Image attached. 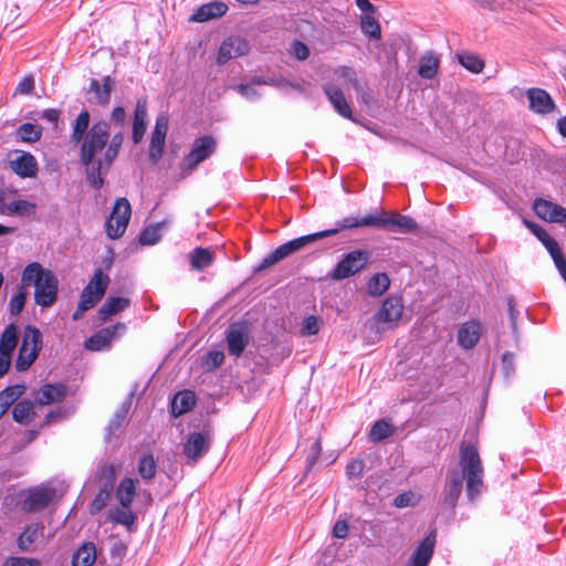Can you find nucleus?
Returning a JSON list of instances; mask_svg holds the SVG:
<instances>
[{
  "instance_id": "obj_1",
  "label": "nucleus",
  "mask_w": 566,
  "mask_h": 566,
  "mask_svg": "<svg viewBox=\"0 0 566 566\" xmlns=\"http://www.w3.org/2000/svg\"><path fill=\"white\" fill-rule=\"evenodd\" d=\"M483 474L484 470L476 447L462 443L459 469H451L447 473L441 494L442 505L452 512L454 511L462 494L464 480L467 497L471 503H474L483 489Z\"/></svg>"
},
{
  "instance_id": "obj_2",
  "label": "nucleus",
  "mask_w": 566,
  "mask_h": 566,
  "mask_svg": "<svg viewBox=\"0 0 566 566\" xmlns=\"http://www.w3.org/2000/svg\"><path fill=\"white\" fill-rule=\"evenodd\" d=\"M109 138V124L106 120L94 123L80 144L78 159L85 168L87 184L95 190L104 186V176L113 163H106V148Z\"/></svg>"
},
{
  "instance_id": "obj_3",
  "label": "nucleus",
  "mask_w": 566,
  "mask_h": 566,
  "mask_svg": "<svg viewBox=\"0 0 566 566\" xmlns=\"http://www.w3.org/2000/svg\"><path fill=\"white\" fill-rule=\"evenodd\" d=\"M360 227H369L388 232L410 233L418 229V223L409 216L379 210L365 217H345L336 222L334 229H337L338 233L344 229Z\"/></svg>"
},
{
  "instance_id": "obj_4",
  "label": "nucleus",
  "mask_w": 566,
  "mask_h": 566,
  "mask_svg": "<svg viewBox=\"0 0 566 566\" xmlns=\"http://www.w3.org/2000/svg\"><path fill=\"white\" fill-rule=\"evenodd\" d=\"M21 282L34 286V303L42 308L51 307L57 300L59 280L39 262L29 263L22 271Z\"/></svg>"
},
{
  "instance_id": "obj_5",
  "label": "nucleus",
  "mask_w": 566,
  "mask_h": 566,
  "mask_svg": "<svg viewBox=\"0 0 566 566\" xmlns=\"http://www.w3.org/2000/svg\"><path fill=\"white\" fill-rule=\"evenodd\" d=\"M337 234V229H327L323 231H318L315 233H310L306 235H302L298 238H295L293 240H290L281 245H279L275 250L270 252L268 255H265L261 262L254 268V273L261 272L275 263L280 262L281 260L287 258L294 252H297L302 248H304L307 244H311L317 240L332 237Z\"/></svg>"
},
{
  "instance_id": "obj_6",
  "label": "nucleus",
  "mask_w": 566,
  "mask_h": 566,
  "mask_svg": "<svg viewBox=\"0 0 566 566\" xmlns=\"http://www.w3.org/2000/svg\"><path fill=\"white\" fill-rule=\"evenodd\" d=\"M42 347L43 338L40 329L33 325H27L14 364L17 371L21 373L28 370L38 358Z\"/></svg>"
},
{
  "instance_id": "obj_7",
  "label": "nucleus",
  "mask_w": 566,
  "mask_h": 566,
  "mask_svg": "<svg viewBox=\"0 0 566 566\" xmlns=\"http://www.w3.org/2000/svg\"><path fill=\"white\" fill-rule=\"evenodd\" d=\"M369 261V252L366 250H354L346 253L336 264L328 277L333 281L348 279L366 268Z\"/></svg>"
},
{
  "instance_id": "obj_8",
  "label": "nucleus",
  "mask_w": 566,
  "mask_h": 566,
  "mask_svg": "<svg viewBox=\"0 0 566 566\" xmlns=\"http://www.w3.org/2000/svg\"><path fill=\"white\" fill-rule=\"evenodd\" d=\"M403 307L402 296L391 294L382 301L379 310L373 315V319L381 326V329H392L398 326Z\"/></svg>"
},
{
  "instance_id": "obj_9",
  "label": "nucleus",
  "mask_w": 566,
  "mask_h": 566,
  "mask_svg": "<svg viewBox=\"0 0 566 566\" xmlns=\"http://www.w3.org/2000/svg\"><path fill=\"white\" fill-rule=\"evenodd\" d=\"M132 207L126 198L115 200L111 216L105 221V232L112 240L120 238L129 223Z\"/></svg>"
},
{
  "instance_id": "obj_10",
  "label": "nucleus",
  "mask_w": 566,
  "mask_h": 566,
  "mask_svg": "<svg viewBox=\"0 0 566 566\" xmlns=\"http://www.w3.org/2000/svg\"><path fill=\"white\" fill-rule=\"evenodd\" d=\"M108 284L109 277L101 269H96L93 277L81 293L80 307L82 310L93 308L104 296Z\"/></svg>"
},
{
  "instance_id": "obj_11",
  "label": "nucleus",
  "mask_w": 566,
  "mask_h": 566,
  "mask_svg": "<svg viewBox=\"0 0 566 566\" xmlns=\"http://www.w3.org/2000/svg\"><path fill=\"white\" fill-rule=\"evenodd\" d=\"M211 447V436L208 431L192 432L187 437L182 446V453L187 458V464L195 465Z\"/></svg>"
},
{
  "instance_id": "obj_12",
  "label": "nucleus",
  "mask_w": 566,
  "mask_h": 566,
  "mask_svg": "<svg viewBox=\"0 0 566 566\" xmlns=\"http://www.w3.org/2000/svg\"><path fill=\"white\" fill-rule=\"evenodd\" d=\"M55 495L56 490L52 486L38 485L31 488L21 502V509L28 513L43 511L51 504Z\"/></svg>"
},
{
  "instance_id": "obj_13",
  "label": "nucleus",
  "mask_w": 566,
  "mask_h": 566,
  "mask_svg": "<svg viewBox=\"0 0 566 566\" xmlns=\"http://www.w3.org/2000/svg\"><path fill=\"white\" fill-rule=\"evenodd\" d=\"M217 149V142L210 135L198 137L193 140L190 153L184 163L187 170H193L200 163L208 159Z\"/></svg>"
},
{
  "instance_id": "obj_14",
  "label": "nucleus",
  "mask_w": 566,
  "mask_h": 566,
  "mask_svg": "<svg viewBox=\"0 0 566 566\" xmlns=\"http://www.w3.org/2000/svg\"><path fill=\"white\" fill-rule=\"evenodd\" d=\"M126 332L125 323H116L114 325L104 327L94 333L85 340V348L92 352H99L111 346L113 339L122 336Z\"/></svg>"
},
{
  "instance_id": "obj_15",
  "label": "nucleus",
  "mask_w": 566,
  "mask_h": 566,
  "mask_svg": "<svg viewBox=\"0 0 566 566\" xmlns=\"http://www.w3.org/2000/svg\"><path fill=\"white\" fill-rule=\"evenodd\" d=\"M250 327L244 322L231 324L226 332L229 354L240 357L250 342Z\"/></svg>"
},
{
  "instance_id": "obj_16",
  "label": "nucleus",
  "mask_w": 566,
  "mask_h": 566,
  "mask_svg": "<svg viewBox=\"0 0 566 566\" xmlns=\"http://www.w3.org/2000/svg\"><path fill=\"white\" fill-rule=\"evenodd\" d=\"M249 51L250 44L244 38L238 35L228 36L218 50L217 63L223 65L232 59L248 54Z\"/></svg>"
},
{
  "instance_id": "obj_17",
  "label": "nucleus",
  "mask_w": 566,
  "mask_h": 566,
  "mask_svg": "<svg viewBox=\"0 0 566 566\" xmlns=\"http://www.w3.org/2000/svg\"><path fill=\"white\" fill-rule=\"evenodd\" d=\"M167 130H168V118L164 115L158 116L156 118V124H155L154 130L151 133L149 150H148L149 160L153 164H157L158 160L163 156Z\"/></svg>"
},
{
  "instance_id": "obj_18",
  "label": "nucleus",
  "mask_w": 566,
  "mask_h": 566,
  "mask_svg": "<svg viewBox=\"0 0 566 566\" xmlns=\"http://www.w3.org/2000/svg\"><path fill=\"white\" fill-rule=\"evenodd\" d=\"M437 543V530L431 528L412 553L407 566H428Z\"/></svg>"
},
{
  "instance_id": "obj_19",
  "label": "nucleus",
  "mask_w": 566,
  "mask_h": 566,
  "mask_svg": "<svg viewBox=\"0 0 566 566\" xmlns=\"http://www.w3.org/2000/svg\"><path fill=\"white\" fill-rule=\"evenodd\" d=\"M533 210L539 219L546 222L558 223L566 216V208L543 198L534 200Z\"/></svg>"
},
{
  "instance_id": "obj_20",
  "label": "nucleus",
  "mask_w": 566,
  "mask_h": 566,
  "mask_svg": "<svg viewBox=\"0 0 566 566\" xmlns=\"http://www.w3.org/2000/svg\"><path fill=\"white\" fill-rule=\"evenodd\" d=\"M530 109L536 114H549L556 108V104L548 92L543 88L532 87L526 91Z\"/></svg>"
},
{
  "instance_id": "obj_21",
  "label": "nucleus",
  "mask_w": 566,
  "mask_h": 566,
  "mask_svg": "<svg viewBox=\"0 0 566 566\" xmlns=\"http://www.w3.org/2000/svg\"><path fill=\"white\" fill-rule=\"evenodd\" d=\"M482 332L481 323L476 319H471L463 323L458 331V344L464 349L473 348L480 340Z\"/></svg>"
},
{
  "instance_id": "obj_22",
  "label": "nucleus",
  "mask_w": 566,
  "mask_h": 566,
  "mask_svg": "<svg viewBox=\"0 0 566 566\" xmlns=\"http://www.w3.org/2000/svg\"><path fill=\"white\" fill-rule=\"evenodd\" d=\"M115 86V81L106 75L99 82L96 78H91L90 86L87 88V93H93L94 98L93 102L101 105L106 106L111 101V94Z\"/></svg>"
},
{
  "instance_id": "obj_23",
  "label": "nucleus",
  "mask_w": 566,
  "mask_h": 566,
  "mask_svg": "<svg viewBox=\"0 0 566 566\" xmlns=\"http://www.w3.org/2000/svg\"><path fill=\"white\" fill-rule=\"evenodd\" d=\"M228 4L213 0L200 6L189 18L192 22H206L212 19L221 18L228 11Z\"/></svg>"
},
{
  "instance_id": "obj_24",
  "label": "nucleus",
  "mask_w": 566,
  "mask_h": 566,
  "mask_svg": "<svg viewBox=\"0 0 566 566\" xmlns=\"http://www.w3.org/2000/svg\"><path fill=\"white\" fill-rule=\"evenodd\" d=\"M323 90L334 109L344 118L354 120L352 108L347 103L343 91L334 84H325Z\"/></svg>"
},
{
  "instance_id": "obj_25",
  "label": "nucleus",
  "mask_w": 566,
  "mask_h": 566,
  "mask_svg": "<svg viewBox=\"0 0 566 566\" xmlns=\"http://www.w3.org/2000/svg\"><path fill=\"white\" fill-rule=\"evenodd\" d=\"M10 167L21 178H33L39 170L34 156L28 151H21L19 157L11 160Z\"/></svg>"
},
{
  "instance_id": "obj_26",
  "label": "nucleus",
  "mask_w": 566,
  "mask_h": 566,
  "mask_svg": "<svg viewBox=\"0 0 566 566\" xmlns=\"http://www.w3.org/2000/svg\"><path fill=\"white\" fill-rule=\"evenodd\" d=\"M147 128V102L144 98H139L136 103L134 118H133V129H132V139L134 144H139L145 135Z\"/></svg>"
},
{
  "instance_id": "obj_27",
  "label": "nucleus",
  "mask_w": 566,
  "mask_h": 566,
  "mask_svg": "<svg viewBox=\"0 0 566 566\" xmlns=\"http://www.w3.org/2000/svg\"><path fill=\"white\" fill-rule=\"evenodd\" d=\"M66 395V386L62 384H45L40 387L35 395V402L40 406H46L61 401Z\"/></svg>"
},
{
  "instance_id": "obj_28",
  "label": "nucleus",
  "mask_w": 566,
  "mask_h": 566,
  "mask_svg": "<svg viewBox=\"0 0 566 566\" xmlns=\"http://www.w3.org/2000/svg\"><path fill=\"white\" fill-rule=\"evenodd\" d=\"M108 520L115 524L126 526L128 531H133L136 527L137 516L132 511V505L127 506H114L108 511Z\"/></svg>"
},
{
  "instance_id": "obj_29",
  "label": "nucleus",
  "mask_w": 566,
  "mask_h": 566,
  "mask_svg": "<svg viewBox=\"0 0 566 566\" xmlns=\"http://www.w3.org/2000/svg\"><path fill=\"white\" fill-rule=\"evenodd\" d=\"M19 342V332L14 323H10L0 334V355L12 359Z\"/></svg>"
},
{
  "instance_id": "obj_30",
  "label": "nucleus",
  "mask_w": 566,
  "mask_h": 566,
  "mask_svg": "<svg viewBox=\"0 0 566 566\" xmlns=\"http://www.w3.org/2000/svg\"><path fill=\"white\" fill-rule=\"evenodd\" d=\"M137 479L124 478L115 489V496L122 506L132 505L137 495Z\"/></svg>"
},
{
  "instance_id": "obj_31",
  "label": "nucleus",
  "mask_w": 566,
  "mask_h": 566,
  "mask_svg": "<svg viewBox=\"0 0 566 566\" xmlns=\"http://www.w3.org/2000/svg\"><path fill=\"white\" fill-rule=\"evenodd\" d=\"M134 392H130L129 396L122 402L119 408L115 411L112 420L108 423L107 427V433L106 439L109 440L112 436L120 428L123 427L126 421L127 417L132 407Z\"/></svg>"
},
{
  "instance_id": "obj_32",
  "label": "nucleus",
  "mask_w": 566,
  "mask_h": 566,
  "mask_svg": "<svg viewBox=\"0 0 566 566\" xmlns=\"http://www.w3.org/2000/svg\"><path fill=\"white\" fill-rule=\"evenodd\" d=\"M97 557L93 542L83 543L72 555V566H93Z\"/></svg>"
},
{
  "instance_id": "obj_33",
  "label": "nucleus",
  "mask_w": 566,
  "mask_h": 566,
  "mask_svg": "<svg viewBox=\"0 0 566 566\" xmlns=\"http://www.w3.org/2000/svg\"><path fill=\"white\" fill-rule=\"evenodd\" d=\"M130 304L129 298L122 296H111L99 307L98 315L102 321H106L113 315L126 310Z\"/></svg>"
},
{
  "instance_id": "obj_34",
  "label": "nucleus",
  "mask_w": 566,
  "mask_h": 566,
  "mask_svg": "<svg viewBox=\"0 0 566 566\" xmlns=\"http://www.w3.org/2000/svg\"><path fill=\"white\" fill-rule=\"evenodd\" d=\"M171 222L170 218H166L160 222L146 227L139 234V243L142 245L156 244L161 238V230L166 229Z\"/></svg>"
},
{
  "instance_id": "obj_35",
  "label": "nucleus",
  "mask_w": 566,
  "mask_h": 566,
  "mask_svg": "<svg viewBox=\"0 0 566 566\" xmlns=\"http://www.w3.org/2000/svg\"><path fill=\"white\" fill-rule=\"evenodd\" d=\"M196 403L195 394L189 390L179 391L171 401V413L179 417L190 411Z\"/></svg>"
},
{
  "instance_id": "obj_36",
  "label": "nucleus",
  "mask_w": 566,
  "mask_h": 566,
  "mask_svg": "<svg viewBox=\"0 0 566 566\" xmlns=\"http://www.w3.org/2000/svg\"><path fill=\"white\" fill-rule=\"evenodd\" d=\"M439 57L432 52H427L420 57L418 74L424 80H432L439 70Z\"/></svg>"
},
{
  "instance_id": "obj_37",
  "label": "nucleus",
  "mask_w": 566,
  "mask_h": 566,
  "mask_svg": "<svg viewBox=\"0 0 566 566\" xmlns=\"http://www.w3.org/2000/svg\"><path fill=\"white\" fill-rule=\"evenodd\" d=\"M90 120L91 116L88 111L84 109L82 111L75 120L72 124V133H71V140L73 144L77 145L83 139H85V135L88 132L90 127Z\"/></svg>"
},
{
  "instance_id": "obj_38",
  "label": "nucleus",
  "mask_w": 566,
  "mask_h": 566,
  "mask_svg": "<svg viewBox=\"0 0 566 566\" xmlns=\"http://www.w3.org/2000/svg\"><path fill=\"white\" fill-rule=\"evenodd\" d=\"M24 385H13L0 391V418L24 394Z\"/></svg>"
},
{
  "instance_id": "obj_39",
  "label": "nucleus",
  "mask_w": 566,
  "mask_h": 566,
  "mask_svg": "<svg viewBox=\"0 0 566 566\" xmlns=\"http://www.w3.org/2000/svg\"><path fill=\"white\" fill-rule=\"evenodd\" d=\"M117 467L113 463L99 462L96 469L95 478L102 482L101 486L115 489Z\"/></svg>"
},
{
  "instance_id": "obj_40",
  "label": "nucleus",
  "mask_w": 566,
  "mask_h": 566,
  "mask_svg": "<svg viewBox=\"0 0 566 566\" xmlns=\"http://www.w3.org/2000/svg\"><path fill=\"white\" fill-rule=\"evenodd\" d=\"M34 415L33 402L28 399L18 401L12 409V419L21 424H28Z\"/></svg>"
},
{
  "instance_id": "obj_41",
  "label": "nucleus",
  "mask_w": 566,
  "mask_h": 566,
  "mask_svg": "<svg viewBox=\"0 0 566 566\" xmlns=\"http://www.w3.org/2000/svg\"><path fill=\"white\" fill-rule=\"evenodd\" d=\"M43 528L41 523L28 525L18 537L17 544L19 549L22 552L28 551V547L36 541Z\"/></svg>"
},
{
  "instance_id": "obj_42",
  "label": "nucleus",
  "mask_w": 566,
  "mask_h": 566,
  "mask_svg": "<svg viewBox=\"0 0 566 566\" xmlns=\"http://www.w3.org/2000/svg\"><path fill=\"white\" fill-rule=\"evenodd\" d=\"M389 276L384 272H379L369 279L367 290L370 296L376 297L382 295L389 289Z\"/></svg>"
},
{
  "instance_id": "obj_43",
  "label": "nucleus",
  "mask_w": 566,
  "mask_h": 566,
  "mask_svg": "<svg viewBox=\"0 0 566 566\" xmlns=\"http://www.w3.org/2000/svg\"><path fill=\"white\" fill-rule=\"evenodd\" d=\"M213 262V253L205 248H196L190 253V264L192 269L201 271L210 266Z\"/></svg>"
},
{
  "instance_id": "obj_44",
  "label": "nucleus",
  "mask_w": 566,
  "mask_h": 566,
  "mask_svg": "<svg viewBox=\"0 0 566 566\" xmlns=\"http://www.w3.org/2000/svg\"><path fill=\"white\" fill-rule=\"evenodd\" d=\"M392 433V426L387 420L380 419L373 424L368 437L371 442L377 443L389 438Z\"/></svg>"
},
{
  "instance_id": "obj_45",
  "label": "nucleus",
  "mask_w": 566,
  "mask_h": 566,
  "mask_svg": "<svg viewBox=\"0 0 566 566\" xmlns=\"http://www.w3.org/2000/svg\"><path fill=\"white\" fill-rule=\"evenodd\" d=\"M138 473L145 481H151L157 473V463L151 453L140 457L138 461Z\"/></svg>"
},
{
  "instance_id": "obj_46",
  "label": "nucleus",
  "mask_w": 566,
  "mask_h": 566,
  "mask_svg": "<svg viewBox=\"0 0 566 566\" xmlns=\"http://www.w3.org/2000/svg\"><path fill=\"white\" fill-rule=\"evenodd\" d=\"M459 63L468 71L479 74L484 69V62L478 55L471 52H461L457 54Z\"/></svg>"
},
{
  "instance_id": "obj_47",
  "label": "nucleus",
  "mask_w": 566,
  "mask_h": 566,
  "mask_svg": "<svg viewBox=\"0 0 566 566\" xmlns=\"http://www.w3.org/2000/svg\"><path fill=\"white\" fill-rule=\"evenodd\" d=\"M114 489L101 486L92 502L90 503L88 511L91 515L99 513L109 502Z\"/></svg>"
},
{
  "instance_id": "obj_48",
  "label": "nucleus",
  "mask_w": 566,
  "mask_h": 566,
  "mask_svg": "<svg viewBox=\"0 0 566 566\" xmlns=\"http://www.w3.org/2000/svg\"><path fill=\"white\" fill-rule=\"evenodd\" d=\"M36 206L27 200H14L7 205L8 214L31 217L35 214Z\"/></svg>"
},
{
  "instance_id": "obj_49",
  "label": "nucleus",
  "mask_w": 566,
  "mask_h": 566,
  "mask_svg": "<svg viewBox=\"0 0 566 566\" xmlns=\"http://www.w3.org/2000/svg\"><path fill=\"white\" fill-rule=\"evenodd\" d=\"M17 136L24 143H35L42 136V128L31 123H24L17 129Z\"/></svg>"
},
{
  "instance_id": "obj_50",
  "label": "nucleus",
  "mask_w": 566,
  "mask_h": 566,
  "mask_svg": "<svg viewBox=\"0 0 566 566\" xmlns=\"http://www.w3.org/2000/svg\"><path fill=\"white\" fill-rule=\"evenodd\" d=\"M361 32L370 38L379 40L381 38V28L379 22L370 14H365L360 18Z\"/></svg>"
},
{
  "instance_id": "obj_51",
  "label": "nucleus",
  "mask_w": 566,
  "mask_h": 566,
  "mask_svg": "<svg viewBox=\"0 0 566 566\" xmlns=\"http://www.w3.org/2000/svg\"><path fill=\"white\" fill-rule=\"evenodd\" d=\"M124 142V135L123 133L118 132L113 137L108 138V144L106 148V163H114L116 157L119 154V150L122 148Z\"/></svg>"
},
{
  "instance_id": "obj_52",
  "label": "nucleus",
  "mask_w": 566,
  "mask_h": 566,
  "mask_svg": "<svg viewBox=\"0 0 566 566\" xmlns=\"http://www.w3.org/2000/svg\"><path fill=\"white\" fill-rule=\"evenodd\" d=\"M27 300V292L23 286L19 287V291L15 295H13L9 302V313L12 316L19 315L24 307Z\"/></svg>"
},
{
  "instance_id": "obj_53",
  "label": "nucleus",
  "mask_w": 566,
  "mask_h": 566,
  "mask_svg": "<svg viewBox=\"0 0 566 566\" xmlns=\"http://www.w3.org/2000/svg\"><path fill=\"white\" fill-rule=\"evenodd\" d=\"M224 361V354L221 350H210L202 357V365L208 370L219 368Z\"/></svg>"
},
{
  "instance_id": "obj_54",
  "label": "nucleus",
  "mask_w": 566,
  "mask_h": 566,
  "mask_svg": "<svg viewBox=\"0 0 566 566\" xmlns=\"http://www.w3.org/2000/svg\"><path fill=\"white\" fill-rule=\"evenodd\" d=\"M319 331V321L316 316H307L302 326V334L305 336L316 335Z\"/></svg>"
},
{
  "instance_id": "obj_55",
  "label": "nucleus",
  "mask_w": 566,
  "mask_h": 566,
  "mask_svg": "<svg viewBox=\"0 0 566 566\" xmlns=\"http://www.w3.org/2000/svg\"><path fill=\"white\" fill-rule=\"evenodd\" d=\"M2 566H41V562L33 557H9Z\"/></svg>"
},
{
  "instance_id": "obj_56",
  "label": "nucleus",
  "mask_w": 566,
  "mask_h": 566,
  "mask_svg": "<svg viewBox=\"0 0 566 566\" xmlns=\"http://www.w3.org/2000/svg\"><path fill=\"white\" fill-rule=\"evenodd\" d=\"M365 469V463L363 460L354 459L346 465V475L349 479L360 478L363 475Z\"/></svg>"
},
{
  "instance_id": "obj_57",
  "label": "nucleus",
  "mask_w": 566,
  "mask_h": 566,
  "mask_svg": "<svg viewBox=\"0 0 566 566\" xmlns=\"http://www.w3.org/2000/svg\"><path fill=\"white\" fill-rule=\"evenodd\" d=\"M502 369L504 376L511 377L515 371V356L511 352H505L502 356Z\"/></svg>"
},
{
  "instance_id": "obj_58",
  "label": "nucleus",
  "mask_w": 566,
  "mask_h": 566,
  "mask_svg": "<svg viewBox=\"0 0 566 566\" xmlns=\"http://www.w3.org/2000/svg\"><path fill=\"white\" fill-rule=\"evenodd\" d=\"M34 90V78L32 75L24 76L17 85L14 94L30 95Z\"/></svg>"
},
{
  "instance_id": "obj_59",
  "label": "nucleus",
  "mask_w": 566,
  "mask_h": 566,
  "mask_svg": "<svg viewBox=\"0 0 566 566\" xmlns=\"http://www.w3.org/2000/svg\"><path fill=\"white\" fill-rule=\"evenodd\" d=\"M541 243L545 247L553 260L563 253L558 242L549 234H547Z\"/></svg>"
},
{
  "instance_id": "obj_60",
  "label": "nucleus",
  "mask_w": 566,
  "mask_h": 566,
  "mask_svg": "<svg viewBox=\"0 0 566 566\" xmlns=\"http://www.w3.org/2000/svg\"><path fill=\"white\" fill-rule=\"evenodd\" d=\"M321 453H322L321 441L316 440L312 444L311 452H310V454L306 458V471H310L312 469V467L317 462Z\"/></svg>"
},
{
  "instance_id": "obj_61",
  "label": "nucleus",
  "mask_w": 566,
  "mask_h": 566,
  "mask_svg": "<svg viewBox=\"0 0 566 566\" xmlns=\"http://www.w3.org/2000/svg\"><path fill=\"white\" fill-rule=\"evenodd\" d=\"M127 552V545L120 541L116 539L113 542L111 546V557L117 558L118 560H122V558L126 555Z\"/></svg>"
},
{
  "instance_id": "obj_62",
  "label": "nucleus",
  "mask_w": 566,
  "mask_h": 566,
  "mask_svg": "<svg viewBox=\"0 0 566 566\" xmlns=\"http://www.w3.org/2000/svg\"><path fill=\"white\" fill-rule=\"evenodd\" d=\"M523 224L538 239V241H542L548 234L544 228L528 219H523Z\"/></svg>"
},
{
  "instance_id": "obj_63",
  "label": "nucleus",
  "mask_w": 566,
  "mask_h": 566,
  "mask_svg": "<svg viewBox=\"0 0 566 566\" xmlns=\"http://www.w3.org/2000/svg\"><path fill=\"white\" fill-rule=\"evenodd\" d=\"M348 532H349V526H348L347 522L340 520L334 524L332 534L336 538L344 539L348 536Z\"/></svg>"
},
{
  "instance_id": "obj_64",
  "label": "nucleus",
  "mask_w": 566,
  "mask_h": 566,
  "mask_svg": "<svg viewBox=\"0 0 566 566\" xmlns=\"http://www.w3.org/2000/svg\"><path fill=\"white\" fill-rule=\"evenodd\" d=\"M237 91L245 98L252 101L261 96L260 93L256 90H254L251 84H239L237 86Z\"/></svg>"
}]
</instances>
